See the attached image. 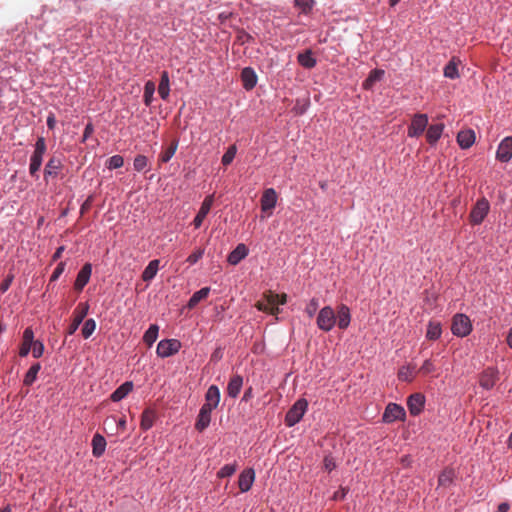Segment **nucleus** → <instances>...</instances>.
I'll return each instance as SVG.
<instances>
[{
	"mask_svg": "<svg viewBox=\"0 0 512 512\" xmlns=\"http://www.w3.org/2000/svg\"><path fill=\"white\" fill-rule=\"evenodd\" d=\"M63 251H64V246H60L59 248H57V250L55 251V253L52 256V260L53 261L58 260L62 256Z\"/></svg>",
	"mask_w": 512,
	"mask_h": 512,
	"instance_id": "61",
	"label": "nucleus"
},
{
	"mask_svg": "<svg viewBox=\"0 0 512 512\" xmlns=\"http://www.w3.org/2000/svg\"><path fill=\"white\" fill-rule=\"evenodd\" d=\"M351 322V312L347 305H340L337 310L336 323L340 329H346Z\"/></svg>",
	"mask_w": 512,
	"mask_h": 512,
	"instance_id": "20",
	"label": "nucleus"
},
{
	"mask_svg": "<svg viewBox=\"0 0 512 512\" xmlns=\"http://www.w3.org/2000/svg\"><path fill=\"white\" fill-rule=\"evenodd\" d=\"M235 154H236V147L230 146L228 148V150L225 152V154L222 156V164L225 166L229 165L233 161Z\"/></svg>",
	"mask_w": 512,
	"mask_h": 512,
	"instance_id": "50",
	"label": "nucleus"
},
{
	"mask_svg": "<svg viewBox=\"0 0 512 512\" xmlns=\"http://www.w3.org/2000/svg\"><path fill=\"white\" fill-rule=\"evenodd\" d=\"M442 335V326L439 322L430 321L427 325L426 338L429 340H438Z\"/></svg>",
	"mask_w": 512,
	"mask_h": 512,
	"instance_id": "35",
	"label": "nucleus"
},
{
	"mask_svg": "<svg viewBox=\"0 0 512 512\" xmlns=\"http://www.w3.org/2000/svg\"><path fill=\"white\" fill-rule=\"evenodd\" d=\"M13 279L14 276L12 274L8 275L7 278L3 280L2 283L0 284V292L5 293L10 288Z\"/></svg>",
	"mask_w": 512,
	"mask_h": 512,
	"instance_id": "55",
	"label": "nucleus"
},
{
	"mask_svg": "<svg viewBox=\"0 0 512 512\" xmlns=\"http://www.w3.org/2000/svg\"><path fill=\"white\" fill-rule=\"evenodd\" d=\"M473 330L470 318L463 313H457L452 318L451 332L454 336L464 338Z\"/></svg>",
	"mask_w": 512,
	"mask_h": 512,
	"instance_id": "2",
	"label": "nucleus"
},
{
	"mask_svg": "<svg viewBox=\"0 0 512 512\" xmlns=\"http://www.w3.org/2000/svg\"><path fill=\"white\" fill-rule=\"evenodd\" d=\"M243 379L239 375L233 376L227 386V393L230 397L236 398L241 390Z\"/></svg>",
	"mask_w": 512,
	"mask_h": 512,
	"instance_id": "31",
	"label": "nucleus"
},
{
	"mask_svg": "<svg viewBox=\"0 0 512 512\" xmlns=\"http://www.w3.org/2000/svg\"><path fill=\"white\" fill-rule=\"evenodd\" d=\"M308 409V401L305 398L298 399L288 410L285 416V423L292 427L299 423Z\"/></svg>",
	"mask_w": 512,
	"mask_h": 512,
	"instance_id": "4",
	"label": "nucleus"
},
{
	"mask_svg": "<svg viewBox=\"0 0 512 512\" xmlns=\"http://www.w3.org/2000/svg\"><path fill=\"white\" fill-rule=\"evenodd\" d=\"M133 382L126 381L122 385H120L110 396V399L113 402H119L124 399L132 390H133Z\"/></svg>",
	"mask_w": 512,
	"mask_h": 512,
	"instance_id": "26",
	"label": "nucleus"
},
{
	"mask_svg": "<svg viewBox=\"0 0 512 512\" xmlns=\"http://www.w3.org/2000/svg\"><path fill=\"white\" fill-rule=\"evenodd\" d=\"M124 164V158L121 155H114L110 157L106 163L107 168L110 170L121 168Z\"/></svg>",
	"mask_w": 512,
	"mask_h": 512,
	"instance_id": "46",
	"label": "nucleus"
},
{
	"mask_svg": "<svg viewBox=\"0 0 512 512\" xmlns=\"http://www.w3.org/2000/svg\"><path fill=\"white\" fill-rule=\"evenodd\" d=\"M254 478H255V473L252 468L243 471L240 474L239 480H238V485H239L240 490L242 492L248 491L253 484Z\"/></svg>",
	"mask_w": 512,
	"mask_h": 512,
	"instance_id": "24",
	"label": "nucleus"
},
{
	"mask_svg": "<svg viewBox=\"0 0 512 512\" xmlns=\"http://www.w3.org/2000/svg\"><path fill=\"white\" fill-rule=\"evenodd\" d=\"M63 164L60 158L53 156L49 159L44 168V179L48 182L49 178H55L58 176Z\"/></svg>",
	"mask_w": 512,
	"mask_h": 512,
	"instance_id": "16",
	"label": "nucleus"
},
{
	"mask_svg": "<svg viewBox=\"0 0 512 512\" xmlns=\"http://www.w3.org/2000/svg\"><path fill=\"white\" fill-rule=\"evenodd\" d=\"M220 401V391L219 388L215 385H211L205 395V403L204 407H208L209 409H215Z\"/></svg>",
	"mask_w": 512,
	"mask_h": 512,
	"instance_id": "21",
	"label": "nucleus"
},
{
	"mask_svg": "<svg viewBox=\"0 0 512 512\" xmlns=\"http://www.w3.org/2000/svg\"><path fill=\"white\" fill-rule=\"evenodd\" d=\"M489 211V201L485 197L478 199L475 205L472 207L469 215L471 224L480 225L488 215Z\"/></svg>",
	"mask_w": 512,
	"mask_h": 512,
	"instance_id": "6",
	"label": "nucleus"
},
{
	"mask_svg": "<svg viewBox=\"0 0 512 512\" xmlns=\"http://www.w3.org/2000/svg\"><path fill=\"white\" fill-rule=\"evenodd\" d=\"M117 427H118V429H120L122 431L126 429V419H125V417H122V418H120L118 420Z\"/></svg>",
	"mask_w": 512,
	"mask_h": 512,
	"instance_id": "63",
	"label": "nucleus"
},
{
	"mask_svg": "<svg viewBox=\"0 0 512 512\" xmlns=\"http://www.w3.org/2000/svg\"><path fill=\"white\" fill-rule=\"evenodd\" d=\"M444 124H432L427 128L426 139L430 145H435L441 138L444 131Z\"/></svg>",
	"mask_w": 512,
	"mask_h": 512,
	"instance_id": "22",
	"label": "nucleus"
},
{
	"mask_svg": "<svg viewBox=\"0 0 512 512\" xmlns=\"http://www.w3.org/2000/svg\"><path fill=\"white\" fill-rule=\"evenodd\" d=\"M96 329V322L94 319H87L82 327V335L85 339L89 338Z\"/></svg>",
	"mask_w": 512,
	"mask_h": 512,
	"instance_id": "44",
	"label": "nucleus"
},
{
	"mask_svg": "<svg viewBox=\"0 0 512 512\" xmlns=\"http://www.w3.org/2000/svg\"><path fill=\"white\" fill-rule=\"evenodd\" d=\"M323 464H324V468L328 472H331L332 470H334L336 468V463H335L333 457H331V456H326L323 460Z\"/></svg>",
	"mask_w": 512,
	"mask_h": 512,
	"instance_id": "54",
	"label": "nucleus"
},
{
	"mask_svg": "<svg viewBox=\"0 0 512 512\" xmlns=\"http://www.w3.org/2000/svg\"><path fill=\"white\" fill-rule=\"evenodd\" d=\"M498 380V371L495 368L488 367L483 370L479 376V385L485 390H491Z\"/></svg>",
	"mask_w": 512,
	"mask_h": 512,
	"instance_id": "14",
	"label": "nucleus"
},
{
	"mask_svg": "<svg viewBox=\"0 0 512 512\" xmlns=\"http://www.w3.org/2000/svg\"><path fill=\"white\" fill-rule=\"evenodd\" d=\"M458 63L459 60L455 57H453L444 67L443 74L446 78L449 79H457L460 77L459 71H458Z\"/></svg>",
	"mask_w": 512,
	"mask_h": 512,
	"instance_id": "30",
	"label": "nucleus"
},
{
	"mask_svg": "<svg viewBox=\"0 0 512 512\" xmlns=\"http://www.w3.org/2000/svg\"><path fill=\"white\" fill-rule=\"evenodd\" d=\"M428 121L429 119L427 114L417 113L413 115L411 123L407 129L408 137L416 138L422 135L428 126Z\"/></svg>",
	"mask_w": 512,
	"mask_h": 512,
	"instance_id": "8",
	"label": "nucleus"
},
{
	"mask_svg": "<svg viewBox=\"0 0 512 512\" xmlns=\"http://www.w3.org/2000/svg\"><path fill=\"white\" fill-rule=\"evenodd\" d=\"M384 74L385 72L382 69H373L363 82V88L370 89L376 81H380L383 78Z\"/></svg>",
	"mask_w": 512,
	"mask_h": 512,
	"instance_id": "39",
	"label": "nucleus"
},
{
	"mask_svg": "<svg viewBox=\"0 0 512 512\" xmlns=\"http://www.w3.org/2000/svg\"><path fill=\"white\" fill-rule=\"evenodd\" d=\"M178 140L174 139L170 145L160 153L159 155V162L160 163H167L171 160V158L175 155L177 148H178Z\"/></svg>",
	"mask_w": 512,
	"mask_h": 512,
	"instance_id": "37",
	"label": "nucleus"
},
{
	"mask_svg": "<svg viewBox=\"0 0 512 512\" xmlns=\"http://www.w3.org/2000/svg\"><path fill=\"white\" fill-rule=\"evenodd\" d=\"M319 308V300L317 298H312L305 307V312L308 317L312 318Z\"/></svg>",
	"mask_w": 512,
	"mask_h": 512,
	"instance_id": "47",
	"label": "nucleus"
},
{
	"mask_svg": "<svg viewBox=\"0 0 512 512\" xmlns=\"http://www.w3.org/2000/svg\"><path fill=\"white\" fill-rule=\"evenodd\" d=\"M435 370L436 366L434 362L431 359H426L419 368L418 372L422 373L423 375H428L435 372Z\"/></svg>",
	"mask_w": 512,
	"mask_h": 512,
	"instance_id": "48",
	"label": "nucleus"
},
{
	"mask_svg": "<svg viewBox=\"0 0 512 512\" xmlns=\"http://www.w3.org/2000/svg\"><path fill=\"white\" fill-rule=\"evenodd\" d=\"M31 345H32V344H30V343L23 342V343H22V346H21V348H20V351H19V355H20L21 357H25V356H27V355H28V353H29V352H30V350H31Z\"/></svg>",
	"mask_w": 512,
	"mask_h": 512,
	"instance_id": "59",
	"label": "nucleus"
},
{
	"mask_svg": "<svg viewBox=\"0 0 512 512\" xmlns=\"http://www.w3.org/2000/svg\"><path fill=\"white\" fill-rule=\"evenodd\" d=\"M213 202H214V195H208L202 202L201 207L193 220V225L195 226L196 229L202 225L204 219L206 218V216L208 215V213L211 210Z\"/></svg>",
	"mask_w": 512,
	"mask_h": 512,
	"instance_id": "15",
	"label": "nucleus"
},
{
	"mask_svg": "<svg viewBox=\"0 0 512 512\" xmlns=\"http://www.w3.org/2000/svg\"><path fill=\"white\" fill-rule=\"evenodd\" d=\"M236 471L235 465L226 464L217 473L218 477L224 478L233 475Z\"/></svg>",
	"mask_w": 512,
	"mask_h": 512,
	"instance_id": "49",
	"label": "nucleus"
},
{
	"mask_svg": "<svg viewBox=\"0 0 512 512\" xmlns=\"http://www.w3.org/2000/svg\"><path fill=\"white\" fill-rule=\"evenodd\" d=\"M89 311L88 303H79L73 312V320L67 329L68 335H73Z\"/></svg>",
	"mask_w": 512,
	"mask_h": 512,
	"instance_id": "11",
	"label": "nucleus"
},
{
	"mask_svg": "<svg viewBox=\"0 0 512 512\" xmlns=\"http://www.w3.org/2000/svg\"><path fill=\"white\" fill-rule=\"evenodd\" d=\"M278 202V194L274 188L265 189L261 197V219L273 215Z\"/></svg>",
	"mask_w": 512,
	"mask_h": 512,
	"instance_id": "5",
	"label": "nucleus"
},
{
	"mask_svg": "<svg viewBox=\"0 0 512 512\" xmlns=\"http://www.w3.org/2000/svg\"><path fill=\"white\" fill-rule=\"evenodd\" d=\"M457 142L462 149H468L475 143V132L472 129L462 130L457 135Z\"/></svg>",
	"mask_w": 512,
	"mask_h": 512,
	"instance_id": "23",
	"label": "nucleus"
},
{
	"mask_svg": "<svg viewBox=\"0 0 512 512\" xmlns=\"http://www.w3.org/2000/svg\"><path fill=\"white\" fill-rule=\"evenodd\" d=\"M106 440L100 434H95L92 438V453L95 457H100L105 452Z\"/></svg>",
	"mask_w": 512,
	"mask_h": 512,
	"instance_id": "28",
	"label": "nucleus"
},
{
	"mask_svg": "<svg viewBox=\"0 0 512 512\" xmlns=\"http://www.w3.org/2000/svg\"><path fill=\"white\" fill-rule=\"evenodd\" d=\"M348 493V489L341 487L338 491H336L333 495L334 500H343Z\"/></svg>",
	"mask_w": 512,
	"mask_h": 512,
	"instance_id": "57",
	"label": "nucleus"
},
{
	"mask_svg": "<svg viewBox=\"0 0 512 512\" xmlns=\"http://www.w3.org/2000/svg\"><path fill=\"white\" fill-rule=\"evenodd\" d=\"M181 348V342L177 339H164L161 340L156 349V353L161 358L170 357L176 353Z\"/></svg>",
	"mask_w": 512,
	"mask_h": 512,
	"instance_id": "10",
	"label": "nucleus"
},
{
	"mask_svg": "<svg viewBox=\"0 0 512 512\" xmlns=\"http://www.w3.org/2000/svg\"><path fill=\"white\" fill-rule=\"evenodd\" d=\"M298 63L307 69L314 68L316 66V59L313 56V53L311 50H306L303 53H299L297 56Z\"/></svg>",
	"mask_w": 512,
	"mask_h": 512,
	"instance_id": "29",
	"label": "nucleus"
},
{
	"mask_svg": "<svg viewBox=\"0 0 512 512\" xmlns=\"http://www.w3.org/2000/svg\"><path fill=\"white\" fill-rule=\"evenodd\" d=\"M203 254H204V250L198 249L195 252H193L191 255H189L186 261L190 265H193V264L197 263L199 261V259L202 258Z\"/></svg>",
	"mask_w": 512,
	"mask_h": 512,
	"instance_id": "52",
	"label": "nucleus"
},
{
	"mask_svg": "<svg viewBox=\"0 0 512 512\" xmlns=\"http://www.w3.org/2000/svg\"><path fill=\"white\" fill-rule=\"evenodd\" d=\"M212 411L213 410L208 407H201L195 423V429L197 431L203 432L209 426Z\"/></svg>",
	"mask_w": 512,
	"mask_h": 512,
	"instance_id": "19",
	"label": "nucleus"
},
{
	"mask_svg": "<svg viewBox=\"0 0 512 512\" xmlns=\"http://www.w3.org/2000/svg\"><path fill=\"white\" fill-rule=\"evenodd\" d=\"M507 344L512 349V328L509 329L508 335H507Z\"/></svg>",
	"mask_w": 512,
	"mask_h": 512,
	"instance_id": "64",
	"label": "nucleus"
},
{
	"mask_svg": "<svg viewBox=\"0 0 512 512\" xmlns=\"http://www.w3.org/2000/svg\"><path fill=\"white\" fill-rule=\"evenodd\" d=\"M336 324V314L331 306L320 309L317 316V326L320 330L329 332Z\"/></svg>",
	"mask_w": 512,
	"mask_h": 512,
	"instance_id": "7",
	"label": "nucleus"
},
{
	"mask_svg": "<svg viewBox=\"0 0 512 512\" xmlns=\"http://www.w3.org/2000/svg\"><path fill=\"white\" fill-rule=\"evenodd\" d=\"M169 74L167 71L161 73V79L158 86V93L163 100H167L169 97Z\"/></svg>",
	"mask_w": 512,
	"mask_h": 512,
	"instance_id": "34",
	"label": "nucleus"
},
{
	"mask_svg": "<svg viewBox=\"0 0 512 512\" xmlns=\"http://www.w3.org/2000/svg\"><path fill=\"white\" fill-rule=\"evenodd\" d=\"M512 158V136H507L501 140L496 151V159L507 163Z\"/></svg>",
	"mask_w": 512,
	"mask_h": 512,
	"instance_id": "13",
	"label": "nucleus"
},
{
	"mask_svg": "<svg viewBox=\"0 0 512 512\" xmlns=\"http://www.w3.org/2000/svg\"><path fill=\"white\" fill-rule=\"evenodd\" d=\"M133 166L137 172L145 170L148 166V158L145 155H137L134 158Z\"/></svg>",
	"mask_w": 512,
	"mask_h": 512,
	"instance_id": "45",
	"label": "nucleus"
},
{
	"mask_svg": "<svg viewBox=\"0 0 512 512\" xmlns=\"http://www.w3.org/2000/svg\"><path fill=\"white\" fill-rule=\"evenodd\" d=\"M510 505L507 502H502L498 505L497 510L495 512H509Z\"/></svg>",
	"mask_w": 512,
	"mask_h": 512,
	"instance_id": "60",
	"label": "nucleus"
},
{
	"mask_svg": "<svg viewBox=\"0 0 512 512\" xmlns=\"http://www.w3.org/2000/svg\"><path fill=\"white\" fill-rule=\"evenodd\" d=\"M287 301V295L276 294L272 291H268L263 294V299L258 301V311H264L269 314L275 315L280 312V305H284Z\"/></svg>",
	"mask_w": 512,
	"mask_h": 512,
	"instance_id": "1",
	"label": "nucleus"
},
{
	"mask_svg": "<svg viewBox=\"0 0 512 512\" xmlns=\"http://www.w3.org/2000/svg\"><path fill=\"white\" fill-rule=\"evenodd\" d=\"M155 92V84L152 81H148L144 86V103L146 106H150L153 101V95Z\"/></svg>",
	"mask_w": 512,
	"mask_h": 512,
	"instance_id": "43",
	"label": "nucleus"
},
{
	"mask_svg": "<svg viewBox=\"0 0 512 512\" xmlns=\"http://www.w3.org/2000/svg\"><path fill=\"white\" fill-rule=\"evenodd\" d=\"M455 479V472L451 468L444 469L438 477V485L442 487H450Z\"/></svg>",
	"mask_w": 512,
	"mask_h": 512,
	"instance_id": "33",
	"label": "nucleus"
},
{
	"mask_svg": "<svg viewBox=\"0 0 512 512\" xmlns=\"http://www.w3.org/2000/svg\"><path fill=\"white\" fill-rule=\"evenodd\" d=\"M417 373L418 370L415 364L406 363L399 368L397 377L399 381L411 383L416 378Z\"/></svg>",
	"mask_w": 512,
	"mask_h": 512,
	"instance_id": "18",
	"label": "nucleus"
},
{
	"mask_svg": "<svg viewBox=\"0 0 512 512\" xmlns=\"http://www.w3.org/2000/svg\"><path fill=\"white\" fill-rule=\"evenodd\" d=\"M210 293L209 287H203L200 290L196 291L188 301V308H194L199 302L206 299Z\"/></svg>",
	"mask_w": 512,
	"mask_h": 512,
	"instance_id": "36",
	"label": "nucleus"
},
{
	"mask_svg": "<svg viewBox=\"0 0 512 512\" xmlns=\"http://www.w3.org/2000/svg\"><path fill=\"white\" fill-rule=\"evenodd\" d=\"M64 269H65V262H60L57 265V267L55 268V270L53 271L50 280L56 281L60 277V275L64 272Z\"/></svg>",
	"mask_w": 512,
	"mask_h": 512,
	"instance_id": "53",
	"label": "nucleus"
},
{
	"mask_svg": "<svg viewBox=\"0 0 512 512\" xmlns=\"http://www.w3.org/2000/svg\"><path fill=\"white\" fill-rule=\"evenodd\" d=\"M425 403H426V398H425L424 394H422V393L411 394L407 398V408L409 410V413L414 417L420 415L424 410Z\"/></svg>",
	"mask_w": 512,
	"mask_h": 512,
	"instance_id": "12",
	"label": "nucleus"
},
{
	"mask_svg": "<svg viewBox=\"0 0 512 512\" xmlns=\"http://www.w3.org/2000/svg\"><path fill=\"white\" fill-rule=\"evenodd\" d=\"M295 7H297L302 14H309L315 5V0H294Z\"/></svg>",
	"mask_w": 512,
	"mask_h": 512,
	"instance_id": "42",
	"label": "nucleus"
},
{
	"mask_svg": "<svg viewBox=\"0 0 512 512\" xmlns=\"http://www.w3.org/2000/svg\"><path fill=\"white\" fill-rule=\"evenodd\" d=\"M154 421H155L154 411H152L150 409L144 410L141 415V422H140L141 429L143 431L149 430L153 426Z\"/></svg>",
	"mask_w": 512,
	"mask_h": 512,
	"instance_id": "38",
	"label": "nucleus"
},
{
	"mask_svg": "<svg viewBox=\"0 0 512 512\" xmlns=\"http://www.w3.org/2000/svg\"><path fill=\"white\" fill-rule=\"evenodd\" d=\"M406 411L403 406L397 403H389L384 410L382 415V421L384 423H393L395 421H405Z\"/></svg>",
	"mask_w": 512,
	"mask_h": 512,
	"instance_id": "9",
	"label": "nucleus"
},
{
	"mask_svg": "<svg viewBox=\"0 0 512 512\" xmlns=\"http://www.w3.org/2000/svg\"><path fill=\"white\" fill-rule=\"evenodd\" d=\"M46 149L47 146L45 139L43 137H39L35 143L34 152L30 158L29 173L32 177L38 178V172L41 168Z\"/></svg>",
	"mask_w": 512,
	"mask_h": 512,
	"instance_id": "3",
	"label": "nucleus"
},
{
	"mask_svg": "<svg viewBox=\"0 0 512 512\" xmlns=\"http://www.w3.org/2000/svg\"><path fill=\"white\" fill-rule=\"evenodd\" d=\"M160 261L158 259H154L149 262L142 273V279L146 282L151 281L157 274L159 269Z\"/></svg>",
	"mask_w": 512,
	"mask_h": 512,
	"instance_id": "32",
	"label": "nucleus"
},
{
	"mask_svg": "<svg viewBox=\"0 0 512 512\" xmlns=\"http://www.w3.org/2000/svg\"><path fill=\"white\" fill-rule=\"evenodd\" d=\"M243 86L246 90H251L256 85V74L251 67H246L241 73Z\"/></svg>",
	"mask_w": 512,
	"mask_h": 512,
	"instance_id": "27",
	"label": "nucleus"
},
{
	"mask_svg": "<svg viewBox=\"0 0 512 512\" xmlns=\"http://www.w3.org/2000/svg\"><path fill=\"white\" fill-rule=\"evenodd\" d=\"M248 255V248L245 244H238L237 247L228 255L227 261L231 265H237Z\"/></svg>",
	"mask_w": 512,
	"mask_h": 512,
	"instance_id": "25",
	"label": "nucleus"
},
{
	"mask_svg": "<svg viewBox=\"0 0 512 512\" xmlns=\"http://www.w3.org/2000/svg\"><path fill=\"white\" fill-rule=\"evenodd\" d=\"M93 203V196L90 195L85 201L84 203L81 205V208H80V212L81 214H84L86 213L90 208H91V205Z\"/></svg>",
	"mask_w": 512,
	"mask_h": 512,
	"instance_id": "56",
	"label": "nucleus"
},
{
	"mask_svg": "<svg viewBox=\"0 0 512 512\" xmlns=\"http://www.w3.org/2000/svg\"><path fill=\"white\" fill-rule=\"evenodd\" d=\"M92 273V266L90 263H86L81 270L78 272L75 283H74V289L78 292H81L83 288L87 285V283L90 280Z\"/></svg>",
	"mask_w": 512,
	"mask_h": 512,
	"instance_id": "17",
	"label": "nucleus"
},
{
	"mask_svg": "<svg viewBox=\"0 0 512 512\" xmlns=\"http://www.w3.org/2000/svg\"><path fill=\"white\" fill-rule=\"evenodd\" d=\"M158 332H159V326L158 325H156V324L150 325L148 330L144 333L143 341L149 347H151L154 344V342L157 340Z\"/></svg>",
	"mask_w": 512,
	"mask_h": 512,
	"instance_id": "40",
	"label": "nucleus"
},
{
	"mask_svg": "<svg viewBox=\"0 0 512 512\" xmlns=\"http://www.w3.org/2000/svg\"><path fill=\"white\" fill-rule=\"evenodd\" d=\"M31 350H32L33 357L39 358L43 355L44 345L41 341L36 340L32 343Z\"/></svg>",
	"mask_w": 512,
	"mask_h": 512,
	"instance_id": "51",
	"label": "nucleus"
},
{
	"mask_svg": "<svg viewBox=\"0 0 512 512\" xmlns=\"http://www.w3.org/2000/svg\"><path fill=\"white\" fill-rule=\"evenodd\" d=\"M40 369H41L40 363H36V364L32 365L25 374L24 381H23L24 384L27 386L32 385L34 383V381L36 380L37 374L40 371Z\"/></svg>",
	"mask_w": 512,
	"mask_h": 512,
	"instance_id": "41",
	"label": "nucleus"
},
{
	"mask_svg": "<svg viewBox=\"0 0 512 512\" xmlns=\"http://www.w3.org/2000/svg\"><path fill=\"white\" fill-rule=\"evenodd\" d=\"M92 132H93L92 124L86 125V127L84 129V135H83L84 140L87 139L92 134Z\"/></svg>",
	"mask_w": 512,
	"mask_h": 512,
	"instance_id": "62",
	"label": "nucleus"
},
{
	"mask_svg": "<svg viewBox=\"0 0 512 512\" xmlns=\"http://www.w3.org/2000/svg\"><path fill=\"white\" fill-rule=\"evenodd\" d=\"M33 337V331L30 328L25 329L23 333V342L32 344L34 342Z\"/></svg>",
	"mask_w": 512,
	"mask_h": 512,
	"instance_id": "58",
	"label": "nucleus"
}]
</instances>
